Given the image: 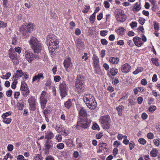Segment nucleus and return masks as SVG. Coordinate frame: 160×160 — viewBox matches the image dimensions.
<instances>
[{"label":"nucleus","mask_w":160,"mask_h":160,"mask_svg":"<svg viewBox=\"0 0 160 160\" xmlns=\"http://www.w3.org/2000/svg\"><path fill=\"white\" fill-rule=\"evenodd\" d=\"M101 43L103 45H106L108 43V42L105 39H102L101 40Z\"/></svg>","instance_id":"45"},{"label":"nucleus","mask_w":160,"mask_h":160,"mask_svg":"<svg viewBox=\"0 0 160 160\" xmlns=\"http://www.w3.org/2000/svg\"><path fill=\"white\" fill-rule=\"evenodd\" d=\"M138 141L141 144L143 145L145 144L146 142V141L142 138H139Z\"/></svg>","instance_id":"36"},{"label":"nucleus","mask_w":160,"mask_h":160,"mask_svg":"<svg viewBox=\"0 0 160 160\" xmlns=\"http://www.w3.org/2000/svg\"><path fill=\"white\" fill-rule=\"evenodd\" d=\"M15 50L16 52L18 53H20L21 52V48L19 47L15 48Z\"/></svg>","instance_id":"63"},{"label":"nucleus","mask_w":160,"mask_h":160,"mask_svg":"<svg viewBox=\"0 0 160 160\" xmlns=\"http://www.w3.org/2000/svg\"><path fill=\"white\" fill-rule=\"evenodd\" d=\"M110 120L109 116L106 115L102 117L100 119V122L102 124V127L104 129H109L110 128V124L109 121Z\"/></svg>","instance_id":"7"},{"label":"nucleus","mask_w":160,"mask_h":160,"mask_svg":"<svg viewBox=\"0 0 160 160\" xmlns=\"http://www.w3.org/2000/svg\"><path fill=\"white\" fill-rule=\"evenodd\" d=\"M125 30L122 27H121L119 29H117L116 32L119 33L120 35H122L124 34Z\"/></svg>","instance_id":"25"},{"label":"nucleus","mask_w":160,"mask_h":160,"mask_svg":"<svg viewBox=\"0 0 160 160\" xmlns=\"http://www.w3.org/2000/svg\"><path fill=\"white\" fill-rule=\"evenodd\" d=\"M42 158L41 155H36L34 157V160H42Z\"/></svg>","instance_id":"38"},{"label":"nucleus","mask_w":160,"mask_h":160,"mask_svg":"<svg viewBox=\"0 0 160 160\" xmlns=\"http://www.w3.org/2000/svg\"><path fill=\"white\" fill-rule=\"evenodd\" d=\"M133 40L135 45L138 47H141L143 44V43L142 41V40L140 38L135 37L133 38Z\"/></svg>","instance_id":"11"},{"label":"nucleus","mask_w":160,"mask_h":160,"mask_svg":"<svg viewBox=\"0 0 160 160\" xmlns=\"http://www.w3.org/2000/svg\"><path fill=\"white\" fill-rule=\"evenodd\" d=\"M118 72V69L114 68L110 69V71L108 73V75L109 77H112V76H114Z\"/></svg>","instance_id":"13"},{"label":"nucleus","mask_w":160,"mask_h":160,"mask_svg":"<svg viewBox=\"0 0 160 160\" xmlns=\"http://www.w3.org/2000/svg\"><path fill=\"white\" fill-rule=\"evenodd\" d=\"M64 147V145L63 143H60L57 145V147L59 149H62Z\"/></svg>","instance_id":"50"},{"label":"nucleus","mask_w":160,"mask_h":160,"mask_svg":"<svg viewBox=\"0 0 160 160\" xmlns=\"http://www.w3.org/2000/svg\"><path fill=\"white\" fill-rule=\"evenodd\" d=\"M114 14L117 21L119 22H123L126 19V16L124 12L121 9H117L114 12Z\"/></svg>","instance_id":"6"},{"label":"nucleus","mask_w":160,"mask_h":160,"mask_svg":"<svg viewBox=\"0 0 160 160\" xmlns=\"http://www.w3.org/2000/svg\"><path fill=\"white\" fill-rule=\"evenodd\" d=\"M17 106L18 108V109L20 110H22L23 109V107L24 106L23 104H22L21 102H17Z\"/></svg>","instance_id":"30"},{"label":"nucleus","mask_w":160,"mask_h":160,"mask_svg":"<svg viewBox=\"0 0 160 160\" xmlns=\"http://www.w3.org/2000/svg\"><path fill=\"white\" fill-rule=\"evenodd\" d=\"M120 145V142L118 141H116L114 142V146L116 148H117Z\"/></svg>","instance_id":"54"},{"label":"nucleus","mask_w":160,"mask_h":160,"mask_svg":"<svg viewBox=\"0 0 160 160\" xmlns=\"http://www.w3.org/2000/svg\"><path fill=\"white\" fill-rule=\"evenodd\" d=\"M7 26V23L3 21H0V27L4 28Z\"/></svg>","instance_id":"48"},{"label":"nucleus","mask_w":160,"mask_h":160,"mask_svg":"<svg viewBox=\"0 0 160 160\" xmlns=\"http://www.w3.org/2000/svg\"><path fill=\"white\" fill-rule=\"evenodd\" d=\"M29 42L35 53H38L41 52L42 49L41 44L36 38L32 37Z\"/></svg>","instance_id":"3"},{"label":"nucleus","mask_w":160,"mask_h":160,"mask_svg":"<svg viewBox=\"0 0 160 160\" xmlns=\"http://www.w3.org/2000/svg\"><path fill=\"white\" fill-rule=\"evenodd\" d=\"M86 8L84 9L83 11V12L84 13H87L90 8V7L89 6H86Z\"/></svg>","instance_id":"61"},{"label":"nucleus","mask_w":160,"mask_h":160,"mask_svg":"<svg viewBox=\"0 0 160 160\" xmlns=\"http://www.w3.org/2000/svg\"><path fill=\"white\" fill-rule=\"evenodd\" d=\"M25 56L26 59L29 62H32L35 59L38 58L37 56L34 55L30 51H26L25 52Z\"/></svg>","instance_id":"9"},{"label":"nucleus","mask_w":160,"mask_h":160,"mask_svg":"<svg viewBox=\"0 0 160 160\" xmlns=\"http://www.w3.org/2000/svg\"><path fill=\"white\" fill-rule=\"evenodd\" d=\"M3 119V122L7 124L10 123L11 121V119L10 118H5Z\"/></svg>","instance_id":"34"},{"label":"nucleus","mask_w":160,"mask_h":160,"mask_svg":"<svg viewBox=\"0 0 160 160\" xmlns=\"http://www.w3.org/2000/svg\"><path fill=\"white\" fill-rule=\"evenodd\" d=\"M13 146L12 144H9L8 146L7 149L9 151H11L13 150Z\"/></svg>","instance_id":"52"},{"label":"nucleus","mask_w":160,"mask_h":160,"mask_svg":"<svg viewBox=\"0 0 160 160\" xmlns=\"http://www.w3.org/2000/svg\"><path fill=\"white\" fill-rule=\"evenodd\" d=\"M142 68H138L135 71L133 72L134 74H136L142 71Z\"/></svg>","instance_id":"42"},{"label":"nucleus","mask_w":160,"mask_h":160,"mask_svg":"<svg viewBox=\"0 0 160 160\" xmlns=\"http://www.w3.org/2000/svg\"><path fill=\"white\" fill-rule=\"evenodd\" d=\"M61 79V78L59 76H56L54 77V80L55 82H58Z\"/></svg>","instance_id":"56"},{"label":"nucleus","mask_w":160,"mask_h":160,"mask_svg":"<svg viewBox=\"0 0 160 160\" xmlns=\"http://www.w3.org/2000/svg\"><path fill=\"white\" fill-rule=\"evenodd\" d=\"M50 111L48 109H46L45 110H44L43 113L45 117L46 118H48V117H47V114L48 113H50Z\"/></svg>","instance_id":"40"},{"label":"nucleus","mask_w":160,"mask_h":160,"mask_svg":"<svg viewBox=\"0 0 160 160\" xmlns=\"http://www.w3.org/2000/svg\"><path fill=\"white\" fill-rule=\"evenodd\" d=\"M53 143L51 141L49 140H47L45 142L44 147L45 149L47 150H48L50 148L52 147Z\"/></svg>","instance_id":"15"},{"label":"nucleus","mask_w":160,"mask_h":160,"mask_svg":"<svg viewBox=\"0 0 160 160\" xmlns=\"http://www.w3.org/2000/svg\"><path fill=\"white\" fill-rule=\"evenodd\" d=\"M50 13L51 16L52 18H56L57 17V15L55 13L53 12V11H50Z\"/></svg>","instance_id":"44"},{"label":"nucleus","mask_w":160,"mask_h":160,"mask_svg":"<svg viewBox=\"0 0 160 160\" xmlns=\"http://www.w3.org/2000/svg\"><path fill=\"white\" fill-rule=\"evenodd\" d=\"M9 57L12 59V61H13L16 58L15 55V51H13L12 52L11 51H9Z\"/></svg>","instance_id":"23"},{"label":"nucleus","mask_w":160,"mask_h":160,"mask_svg":"<svg viewBox=\"0 0 160 160\" xmlns=\"http://www.w3.org/2000/svg\"><path fill=\"white\" fill-rule=\"evenodd\" d=\"M107 144L105 143H102L99 144V148L100 149H106Z\"/></svg>","instance_id":"31"},{"label":"nucleus","mask_w":160,"mask_h":160,"mask_svg":"<svg viewBox=\"0 0 160 160\" xmlns=\"http://www.w3.org/2000/svg\"><path fill=\"white\" fill-rule=\"evenodd\" d=\"M141 5L138 4V2H137L133 8V10L134 12H138L141 9Z\"/></svg>","instance_id":"24"},{"label":"nucleus","mask_w":160,"mask_h":160,"mask_svg":"<svg viewBox=\"0 0 160 160\" xmlns=\"http://www.w3.org/2000/svg\"><path fill=\"white\" fill-rule=\"evenodd\" d=\"M90 122L87 118H80L78 122L76 127L79 129L78 128H87L90 126Z\"/></svg>","instance_id":"5"},{"label":"nucleus","mask_w":160,"mask_h":160,"mask_svg":"<svg viewBox=\"0 0 160 160\" xmlns=\"http://www.w3.org/2000/svg\"><path fill=\"white\" fill-rule=\"evenodd\" d=\"M72 104V103L71 101H67L64 103L65 107L67 108H70L71 107Z\"/></svg>","instance_id":"29"},{"label":"nucleus","mask_w":160,"mask_h":160,"mask_svg":"<svg viewBox=\"0 0 160 160\" xmlns=\"http://www.w3.org/2000/svg\"><path fill=\"white\" fill-rule=\"evenodd\" d=\"M21 91L22 94L25 96H27L29 92V91L28 89L21 90Z\"/></svg>","instance_id":"33"},{"label":"nucleus","mask_w":160,"mask_h":160,"mask_svg":"<svg viewBox=\"0 0 160 160\" xmlns=\"http://www.w3.org/2000/svg\"><path fill=\"white\" fill-rule=\"evenodd\" d=\"M56 138L58 142H61L62 139V137L61 135H58V136H56Z\"/></svg>","instance_id":"64"},{"label":"nucleus","mask_w":160,"mask_h":160,"mask_svg":"<svg viewBox=\"0 0 160 160\" xmlns=\"http://www.w3.org/2000/svg\"><path fill=\"white\" fill-rule=\"evenodd\" d=\"M64 66L66 69L68 68H71L72 66V63L71 62V60L70 57H68L64 61L63 63Z\"/></svg>","instance_id":"12"},{"label":"nucleus","mask_w":160,"mask_h":160,"mask_svg":"<svg viewBox=\"0 0 160 160\" xmlns=\"http://www.w3.org/2000/svg\"><path fill=\"white\" fill-rule=\"evenodd\" d=\"M59 41L53 34H49L47 36V44L49 52L52 55H54L55 50L59 48Z\"/></svg>","instance_id":"1"},{"label":"nucleus","mask_w":160,"mask_h":160,"mask_svg":"<svg viewBox=\"0 0 160 160\" xmlns=\"http://www.w3.org/2000/svg\"><path fill=\"white\" fill-rule=\"evenodd\" d=\"M95 100V98L92 94H88L85 95L83 97V100Z\"/></svg>","instance_id":"19"},{"label":"nucleus","mask_w":160,"mask_h":160,"mask_svg":"<svg viewBox=\"0 0 160 160\" xmlns=\"http://www.w3.org/2000/svg\"><path fill=\"white\" fill-rule=\"evenodd\" d=\"M148 117L147 115L145 112H143L142 114V119L145 120L147 119Z\"/></svg>","instance_id":"58"},{"label":"nucleus","mask_w":160,"mask_h":160,"mask_svg":"<svg viewBox=\"0 0 160 160\" xmlns=\"http://www.w3.org/2000/svg\"><path fill=\"white\" fill-rule=\"evenodd\" d=\"M138 21L140 24L142 25L145 23V19H144L142 18H140Z\"/></svg>","instance_id":"47"},{"label":"nucleus","mask_w":160,"mask_h":160,"mask_svg":"<svg viewBox=\"0 0 160 160\" xmlns=\"http://www.w3.org/2000/svg\"><path fill=\"white\" fill-rule=\"evenodd\" d=\"M30 110L34 111L36 109L35 101H28Z\"/></svg>","instance_id":"20"},{"label":"nucleus","mask_w":160,"mask_h":160,"mask_svg":"<svg viewBox=\"0 0 160 160\" xmlns=\"http://www.w3.org/2000/svg\"><path fill=\"white\" fill-rule=\"evenodd\" d=\"M109 61L112 64H117L119 60L118 58L117 57H111L109 59Z\"/></svg>","instance_id":"21"},{"label":"nucleus","mask_w":160,"mask_h":160,"mask_svg":"<svg viewBox=\"0 0 160 160\" xmlns=\"http://www.w3.org/2000/svg\"><path fill=\"white\" fill-rule=\"evenodd\" d=\"M47 102V101H41L40 103L41 108L43 110L45 107V105Z\"/></svg>","instance_id":"35"},{"label":"nucleus","mask_w":160,"mask_h":160,"mask_svg":"<svg viewBox=\"0 0 160 160\" xmlns=\"http://www.w3.org/2000/svg\"><path fill=\"white\" fill-rule=\"evenodd\" d=\"M75 82V91L78 93L82 92L84 90V84L85 83V78L84 76L78 75Z\"/></svg>","instance_id":"2"},{"label":"nucleus","mask_w":160,"mask_h":160,"mask_svg":"<svg viewBox=\"0 0 160 160\" xmlns=\"http://www.w3.org/2000/svg\"><path fill=\"white\" fill-rule=\"evenodd\" d=\"M42 92L40 97L41 100H46V98H45V94L46 92L44 91H43Z\"/></svg>","instance_id":"41"},{"label":"nucleus","mask_w":160,"mask_h":160,"mask_svg":"<svg viewBox=\"0 0 160 160\" xmlns=\"http://www.w3.org/2000/svg\"><path fill=\"white\" fill-rule=\"evenodd\" d=\"M26 89H28L27 84L25 83L24 81L22 82L20 88L21 90H25Z\"/></svg>","instance_id":"26"},{"label":"nucleus","mask_w":160,"mask_h":160,"mask_svg":"<svg viewBox=\"0 0 160 160\" xmlns=\"http://www.w3.org/2000/svg\"><path fill=\"white\" fill-rule=\"evenodd\" d=\"M105 7L107 8H109L110 7V4L108 1H105L104 2Z\"/></svg>","instance_id":"55"},{"label":"nucleus","mask_w":160,"mask_h":160,"mask_svg":"<svg viewBox=\"0 0 160 160\" xmlns=\"http://www.w3.org/2000/svg\"><path fill=\"white\" fill-rule=\"evenodd\" d=\"M53 133L49 131L46 133L45 138L47 139V140H49L53 138Z\"/></svg>","instance_id":"22"},{"label":"nucleus","mask_w":160,"mask_h":160,"mask_svg":"<svg viewBox=\"0 0 160 160\" xmlns=\"http://www.w3.org/2000/svg\"><path fill=\"white\" fill-rule=\"evenodd\" d=\"M11 112H8L3 113L2 116V118H7L6 117L8 116L9 115H10L11 114Z\"/></svg>","instance_id":"39"},{"label":"nucleus","mask_w":160,"mask_h":160,"mask_svg":"<svg viewBox=\"0 0 160 160\" xmlns=\"http://www.w3.org/2000/svg\"><path fill=\"white\" fill-rule=\"evenodd\" d=\"M87 107L91 109H95L97 106L96 101H84Z\"/></svg>","instance_id":"10"},{"label":"nucleus","mask_w":160,"mask_h":160,"mask_svg":"<svg viewBox=\"0 0 160 160\" xmlns=\"http://www.w3.org/2000/svg\"><path fill=\"white\" fill-rule=\"evenodd\" d=\"M154 27L156 32L158 31L159 28L158 23L156 22H154Z\"/></svg>","instance_id":"32"},{"label":"nucleus","mask_w":160,"mask_h":160,"mask_svg":"<svg viewBox=\"0 0 160 160\" xmlns=\"http://www.w3.org/2000/svg\"><path fill=\"white\" fill-rule=\"evenodd\" d=\"M33 24L29 23L27 25H22L19 29L20 32L22 33L24 38H27L29 35V33L33 31Z\"/></svg>","instance_id":"4"},{"label":"nucleus","mask_w":160,"mask_h":160,"mask_svg":"<svg viewBox=\"0 0 160 160\" xmlns=\"http://www.w3.org/2000/svg\"><path fill=\"white\" fill-rule=\"evenodd\" d=\"M16 72L17 73L15 74V76L17 78L21 77L24 75V73L23 72L22 70H17Z\"/></svg>","instance_id":"27"},{"label":"nucleus","mask_w":160,"mask_h":160,"mask_svg":"<svg viewBox=\"0 0 160 160\" xmlns=\"http://www.w3.org/2000/svg\"><path fill=\"white\" fill-rule=\"evenodd\" d=\"M156 109V107L155 106H151L148 109L149 111L153 112Z\"/></svg>","instance_id":"43"},{"label":"nucleus","mask_w":160,"mask_h":160,"mask_svg":"<svg viewBox=\"0 0 160 160\" xmlns=\"http://www.w3.org/2000/svg\"><path fill=\"white\" fill-rule=\"evenodd\" d=\"M151 60L152 61L153 63L155 64L156 66H158L159 65V64L158 62V59H154L152 58L151 59Z\"/></svg>","instance_id":"37"},{"label":"nucleus","mask_w":160,"mask_h":160,"mask_svg":"<svg viewBox=\"0 0 160 160\" xmlns=\"http://www.w3.org/2000/svg\"><path fill=\"white\" fill-rule=\"evenodd\" d=\"M109 40L111 41H113L115 39V37L113 34H111L108 38Z\"/></svg>","instance_id":"60"},{"label":"nucleus","mask_w":160,"mask_h":160,"mask_svg":"<svg viewBox=\"0 0 160 160\" xmlns=\"http://www.w3.org/2000/svg\"><path fill=\"white\" fill-rule=\"evenodd\" d=\"M89 20L91 21V23H93L95 21V17L92 16V15H91L90 17Z\"/></svg>","instance_id":"57"},{"label":"nucleus","mask_w":160,"mask_h":160,"mask_svg":"<svg viewBox=\"0 0 160 160\" xmlns=\"http://www.w3.org/2000/svg\"><path fill=\"white\" fill-rule=\"evenodd\" d=\"M79 112L80 118H86V116L87 115V112L84 108H81Z\"/></svg>","instance_id":"16"},{"label":"nucleus","mask_w":160,"mask_h":160,"mask_svg":"<svg viewBox=\"0 0 160 160\" xmlns=\"http://www.w3.org/2000/svg\"><path fill=\"white\" fill-rule=\"evenodd\" d=\"M92 59L93 60L94 65L96 67H98L99 66V58L97 56L94 54L93 56Z\"/></svg>","instance_id":"18"},{"label":"nucleus","mask_w":160,"mask_h":160,"mask_svg":"<svg viewBox=\"0 0 160 160\" xmlns=\"http://www.w3.org/2000/svg\"><path fill=\"white\" fill-rule=\"evenodd\" d=\"M137 23L136 22H132V23L130 24V25L131 26L132 28H133L135 27H136L137 25Z\"/></svg>","instance_id":"51"},{"label":"nucleus","mask_w":160,"mask_h":160,"mask_svg":"<svg viewBox=\"0 0 160 160\" xmlns=\"http://www.w3.org/2000/svg\"><path fill=\"white\" fill-rule=\"evenodd\" d=\"M108 31L106 30H103L100 31V35L102 36H105L107 35Z\"/></svg>","instance_id":"49"},{"label":"nucleus","mask_w":160,"mask_h":160,"mask_svg":"<svg viewBox=\"0 0 160 160\" xmlns=\"http://www.w3.org/2000/svg\"><path fill=\"white\" fill-rule=\"evenodd\" d=\"M147 137L148 139H151L153 138L154 135L152 133L150 132L147 134Z\"/></svg>","instance_id":"46"},{"label":"nucleus","mask_w":160,"mask_h":160,"mask_svg":"<svg viewBox=\"0 0 160 160\" xmlns=\"http://www.w3.org/2000/svg\"><path fill=\"white\" fill-rule=\"evenodd\" d=\"M152 80L153 82H156L157 80V76L156 74L153 75L152 78Z\"/></svg>","instance_id":"62"},{"label":"nucleus","mask_w":160,"mask_h":160,"mask_svg":"<svg viewBox=\"0 0 160 160\" xmlns=\"http://www.w3.org/2000/svg\"><path fill=\"white\" fill-rule=\"evenodd\" d=\"M113 79L112 83H113L115 85L119 83V80L117 78H113Z\"/></svg>","instance_id":"53"},{"label":"nucleus","mask_w":160,"mask_h":160,"mask_svg":"<svg viewBox=\"0 0 160 160\" xmlns=\"http://www.w3.org/2000/svg\"><path fill=\"white\" fill-rule=\"evenodd\" d=\"M75 43L77 44V47L79 49L80 48H82L83 47L84 42L81 39H77L75 41Z\"/></svg>","instance_id":"17"},{"label":"nucleus","mask_w":160,"mask_h":160,"mask_svg":"<svg viewBox=\"0 0 160 160\" xmlns=\"http://www.w3.org/2000/svg\"><path fill=\"white\" fill-rule=\"evenodd\" d=\"M131 66L127 63L124 64L122 67V72L127 73L130 71Z\"/></svg>","instance_id":"14"},{"label":"nucleus","mask_w":160,"mask_h":160,"mask_svg":"<svg viewBox=\"0 0 160 160\" xmlns=\"http://www.w3.org/2000/svg\"><path fill=\"white\" fill-rule=\"evenodd\" d=\"M59 88L61 92V96L63 98L67 95V91L68 89V87L65 82H63L62 83L60 84Z\"/></svg>","instance_id":"8"},{"label":"nucleus","mask_w":160,"mask_h":160,"mask_svg":"<svg viewBox=\"0 0 160 160\" xmlns=\"http://www.w3.org/2000/svg\"><path fill=\"white\" fill-rule=\"evenodd\" d=\"M12 91L11 90H9L6 92V94L8 97H10L11 96Z\"/></svg>","instance_id":"59"},{"label":"nucleus","mask_w":160,"mask_h":160,"mask_svg":"<svg viewBox=\"0 0 160 160\" xmlns=\"http://www.w3.org/2000/svg\"><path fill=\"white\" fill-rule=\"evenodd\" d=\"M158 153V151L156 149H152L150 152V154L151 156L153 157H156Z\"/></svg>","instance_id":"28"}]
</instances>
